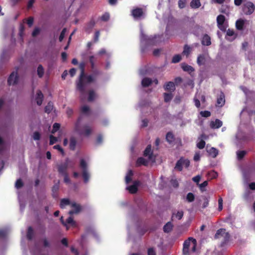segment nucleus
Wrapping results in <instances>:
<instances>
[{
    "label": "nucleus",
    "instance_id": "6e6552de",
    "mask_svg": "<svg viewBox=\"0 0 255 255\" xmlns=\"http://www.w3.org/2000/svg\"><path fill=\"white\" fill-rule=\"evenodd\" d=\"M78 123L76 125L75 129L76 130L79 132L80 134L84 135L86 136H89L92 132L91 128L88 126H85L83 128V130L79 131L78 129Z\"/></svg>",
    "mask_w": 255,
    "mask_h": 255
},
{
    "label": "nucleus",
    "instance_id": "774afa93",
    "mask_svg": "<svg viewBox=\"0 0 255 255\" xmlns=\"http://www.w3.org/2000/svg\"><path fill=\"white\" fill-rule=\"evenodd\" d=\"M148 255H156L155 251L153 248H149L147 252Z\"/></svg>",
    "mask_w": 255,
    "mask_h": 255
},
{
    "label": "nucleus",
    "instance_id": "49530a36",
    "mask_svg": "<svg viewBox=\"0 0 255 255\" xmlns=\"http://www.w3.org/2000/svg\"><path fill=\"white\" fill-rule=\"evenodd\" d=\"M23 186V183L21 179H18L16 180L15 187L17 189H20Z\"/></svg>",
    "mask_w": 255,
    "mask_h": 255
},
{
    "label": "nucleus",
    "instance_id": "cd10ccee",
    "mask_svg": "<svg viewBox=\"0 0 255 255\" xmlns=\"http://www.w3.org/2000/svg\"><path fill=\"white\" fill-rule=\"evenodd\" d=\"M191 52V48L187 44H185L183 48L182 55H186L187 57L189 56Z\"/></svg>",
    "mask_w": 255,
    "mask_h": 255
},
{
    "label": "nucleus",
    "instance_id": "bf43d9fd",
    "mask_svg": "<svg viewBox=\"0 0 255 255\" xmlns=\"http://www.w3.org/2000/svg\"><path fill=\"white\" fill-rule=\"evenodd\" d=\"M103 142V136L102 134H100L97 136L96 139V144H101Z\"/></svg>",
    "mask_w": 255,
    "mask_h": 255
},
{
    "label": "nucleus",
    "instance_id": "5701e85b",
    "mask_svg": "<svg viewBox=\"0 0 255 255\" xmlns=\"http://www.w3.org/2000/svg\"><path fill=\"white\" fill-rule=\"evenodd\" d=\"M173 225L171 222H167L163 227V231L165 233H168L170 232L173 229Z\"/></svg>",
    "mask_w": 255,
    "mask_h": 255
},
{
    "label": "nucleus",
    "instance_id": "e2e57ef3",
    "mask_svg": "<svg viewBox=\"0 0 255 255\" xmlns=\"http://www.w3.org/2000/svg\"><path fill=\"white\" fill-rule=\"evenodd\" d=\"M203 199H204V203H203V205H202V208H205L209 205V199L206 197H204Z\"/></svg>",
    "mask_w": 255,
    "mask_h": 255
},
{
    "label": "nucleus",
    "instance_id": "f03ea898",
    "mask_svg": "<svg viewBox=\"0 0 255 255\" xmlns=\"http://www.w3.org/2000/svg\"><path fill=\"white\" fill-rule=\"evenodd\" d=\"M190 161L188 159H185L184 157H181L176 162L175 169L179 171H181L183 169V165H184L186 168H188L190 165Z\"/></svg>",
    "mask_w": 255,
    "mask_h": 255
},
{
    "label": "nucleus",
    "instance_id": "69168bd1",
    "mask_svg": "<svg viewBox=\"0 0 255 255\" xmlns=\"http://www.w3.org/2000/svg\"><path fill=\"white\" fill-rule=\"evenodd\" d=\"M33 23V18L32 17H29L27 19V24H28L29 27H31Z\"/></svg>",
    "mask_w": 255,
    "mask_h": 255
},
{
    "label": "nucleus",
    "instance_id": "09e8293b",
    "mask_svg": "<svg viewBox=\"0 0 255 255\" xmlns=\"http://www.w3.org/2000/svg\"><path fill=\"white\" fill-rule=\"evenodd\" d=\"M174 215H175L176 218H177L178 220H181L183 216V212L182 211H178L176 214H174L173 213L172 216V218H173Z\"/></svg>",
    "mask_w": 255,
    "mask_h": 255
},
{
    "label": "nucleus",
    "instance_id": "423d86ee",
    "mask_svg": "<svg viewBox=\"0 0 255 255\" xmlns=\"http://www.w3.org/2000/svg\"><path fill=\"white\" fill-rule=\"evenodd\" d=\"M131 15L134 19H140L144 17V12L143 9L140 7L133 8L131 11Z\"/></svg>",
    "mask_w": 255,
    "mask_h": 255
},
{
    "label": "nucleus",
    "instance_id": "0e129e2a",
    "mask_svg": "<svg viewBox=\"0 0 255 255\" xmlns=\"http://www.w3.org/2000/svg\"><path fill=\"white\" fill-rule=\"evenodd\" d=\"M40 32V29L39 28H35L32 33V36L33 37L36 36Z\"/></svg>",
    "mask_w": 255,
    "mask_h": 255
},
{
    "label": "nucleus",
    "instance_id": "3c124183",
    "mask_svg": "<svg viewBox=\"0 0 255 255\" xmlns=\"http://www.w3.org/2000/svg\"><path fill=\"white\" fill-rule=\"evenodd\" d=\"M110 19V14L108 12L105 13L101 17V19L104 21H107Z\"/></svg>",
    "mask_w": 255,
    "mask_h": 255
},
{
    "label": "nucleus",
    "instance_id": "79ce46f5",
    "mask_svg": "<svg viewBox=\"0 0 255 255\" xmlns=\"http://www.w3.org/2000/svg\"><path fill=\"white\" fill-rule=\"evenodd\" d=\"M247 152L245 150L238 151L237 152L238 158L239 160L242 159L245 155L246 154Z\"/></svg>",
    "mask_w": 255,
    "mask_h": 255
},
{
    "label": "nucleus",
    "instance_id": "37998d69",
    "mask_svg": "<svg viewBox=\"0 0 255 255\" xmlns=\"http://www.w3.org/2000/svg\"><path fill=\"white\" fill-rule=\"evenodd\" d=\"M205 141L204 140L201 139L197 143L196 146L199 149H202L205 147Z\"/></svg>",
    "mask_w": 255,
    "mask_h": 255
},
{
    "label": "nucleus",
    "instance_id": "680f3d73",
    "mask_svg": "<svg viewBox=\"0 0 255 255\" xmlns=\"http://www.w3.org/2000/svg\"><path fill=\"white\" fill-rule=\"evenodd\" d=\"M33 138L34 140H38L40 138V134L38 131H35L33 133Z\"/></svg>",
    "mask_w": 255,
    "mask_h": 255
},
{
    "label": "nucleus",
    "instance_id": "13d9d810",
    "mask_svg": "<svg viewBox=\"0 0 255 255\" xmlns=\"http://www.w3.org/2000/svg\"><path fill=\"white\" fill-rule=\"evenodd\" d=\"M57 139L56 137L52 135H51L50 136L49 144L53 145L54 143H55L57 141Z\"/></svg>",
    "mask_w": 255,
    "mask_h": 255
},
{
    "label": "nucleus",
    "instance_id": "ddd939ff",
    "mask_svg": "<svg viewBox=\"0 0 255 255\" xmlns=\"http://www.w3.org/2000/svg\"><path fill=\"white\" fill-rule=\"evenodd\" d=\"M206 62V56L205 54L198 55L197 59V63L199 66L204 65Z\"/></svg>",
    "mask_w": 255,
    "mask_h": 255
},
{
    "label": "nucleus",
    "instance_id": "4d7b16f0",
    "mask_svg": "<svg viewBox=\"0 0 255 255\" xmlns=\"http://www.w3.org/2000/svg\"><path fill=\"white\" fill-rule=\"evenodd\" d=\"M191 241L192 242V239H189V238L188 240H186L184 244H183V247L186 248H189L191 245Z\"/></svg>",
    "mask_w": 255,
    "mask_h": 255
},
{
    "label": "nucleus",
    "instance_id": "8fccbe9b",
    "mask_svg": "<svg viewBox=\"0 0 255 255\" xmlns=\"http://www.w3.org/2000/svg\"><path fill=\"white\" fill-rule=\"evenodd\" d=\"M189 239H192V243L193 244V247H192L191 251L192 252H195L196 250V246H197L196 240V239H195L192 237H190Z\"/></svg>",
    "mask_w": 255,
    "mask_h": 255
},
{
    "label": "nucleus",
    "instance_id": "39448f33",
    "mask_svg": "<svg viewBox=\"0 0 255 255\" xmlns=\"http://www.w3.org/2000/svg\"><path fill=\"white\" fill-rule=\"evenodd\" d=\"M223 237L224 238V241L223 243H226L228 242L230 239V235L228 233L226 232V230L224 229H220L217 230L216 233L215 235V238L218 239L220 237Z\"/></svg>",
    "mask_w": 255,
    "mask_h": 255
},
{
    "label": "nucleus",
    "instance_id": "a18cd8bd",
    "mask_svg": "<svg viewBox=\"0 0 255 255\" xmlns=\"http://www.w3.org/2000/svg\"><path fill=\"white\" fill-rule=\"evenodd\" d=\"M181 59V57L180 55L177 54L174 55L172 59V62L173 63H177L179 62Z\"/></svg>",
    "mask_w": 255,
    "mask_h": 255
},
{
    "label": "nucleus",
    "instance_id": "393cba45",
    "mask_svg": "<svg viewBox=\"0 0 255 255\" xmlns=\"http://www.w3.org/2000/svg\"><path fill=\"white\" fill-rule=\"evenodd\" d=\"M245 24V21L242 19H239L236 21V27L238 30H242L243 29Z\"/></svg>",
    "mask_w": 255,
    "mask_h": 255
},
{
    "label": "nucleus",
    "instance_id": "b1692460",
    "mask_svg": "<svg viewBox=\"0 0 255 255\" xmlns=\"http://www.w3.org/2000/svg\"><path fill=\"white\" fill-rule=\"evenodd\" d=\"M190 6L192 8L197 9L200 7V0H192L190 2Z\"/></svg>",
    "mask_w": 255,
    "mask_h": 255
},
{
    "label": "nucleus",
    "instance_id": "2eb2a0df",
    "mask_svg": "<svg viewBox=\"0 0 255 255\" xmlns=\"http://www.w3.org/2000/svg\"><path fill=\"white\" fill-rule=\"evenodd\" d=\"M222 125V122L219 119H216L215 121H211L210 124V126L212 128H219Z\"/></svg>",
    "mask_w": 255,
    "mask_h": 255
},
{
    "label": "nucleus",
    "instance_id": "a19ab883",
    "mask_svg": "<svg viewBox=\"0 0 255 255\" xmlns=\"http://www.w3.org/2000/svg\"><path fill=\"white\" fill-rule=\"evenodd\" d=\"M195 199V196L192 193H188L186 196V200L188 202H192Z\"/></svg>",
    "mask_w": 255,
    "mask_h": 255
},
{
    "label": "nucleus",
    "instance_id": "ea45409f",
    "mask_svg": "<svg viewBox=\"0 0 255 255\" xmlns=\"http://www.w3.org/2000/svg\"><path fill=\"white\" fill-rule=\"evenodd\" d=\"M59 183L53 185L52 189V191L53 192V197L54 198L57 197V195H55V193H56L57 192V191L59 190Z\"/></svg>",
    "mask_w": 255,
    "mask_h": 255
},
{
    "label": "nucleus",
    "instance_id": "de8ad7c7",
    "mask_svg": "<svg viewBox=\"0 0 255 255\" xmlns=\"http://www.w3.org/2000/svg\"><path fill=\"white\" fill-rule=\"evenodd\" d=\"M60 127V125L59 124L56 123H54L53 125V128H52L51 132L52 133H54L55 132H56L57 131H58Z\"/></svg>",
    "mask_w": 255,
    "mask_h": 255
},
{
    "label": "nucleus",
    "instance_id": "c756f323",
    "mask_svg": "<svg viewBox=\"0 0 255 255\" xmlns=\"http://www.w3.org/2000/svg\"><path fill=\"white\" fill-rule=\"evenodd\" d=\"M66 223V229L68 230L69 229L68 227L67 226V224L70 225L72 227H75L76 226V223L74 221L73 218L72 217H69L68 219H67L66 221L65 222Z\"/></svg>",
    "mask_w": 255,
    "mask_h": 255
},
{
    "label": "nucleus",
    "instance_id": "20e7f679",
    "mask_svg": "<svg viewBox=\"0 0 255 255\" xmlns=\"http://www.w3.org/2000/svg\"><path fill=\"white\" fill-rule=\"evenodd\" d=\"M255 5L251 1H248L243 6V11L246 15L252 14L255 10Z\"/></svg>",
    "mask_w": 255,
    "mask_h": 255
},
{
    "label": "nucleus",
    "instance_id": "c03bdc74",
    "mask_svg": "<svg viewBox=\"0 0 255 255\" xmlns=\"http://www.w3.org/2000/svg\"><path fill=\"white\" fill-rule=\"evenodd\" d=\"M95 94L93 90H91L89 92V96L88 100L89 102H92L95 99Z\"/></svg>",
    "mask_w": 255,
    "mask_h": 255
},
{
    "label": "nucleus",
    "instance_id": "7ed1b4c3",
    "mask_svg": "<svg viewBox=\"0 0 255 255\" xmlns=\"http://www.w3.org/2000/svg\"><path fill=\"white\" fill-rule=\"evenodd\" d=\"M71 162V160L67 158L64 163H61L57 165V170L58 173L61 175H64L67 173V169L69 166V163Z\"/></svg>",
    "mask_w": 255,
    "mask_h": 255
},
{
    "label": "nucleus",
    "instance_id": "dca6fc26",
    "mask_svg": "<svg viewBox=\"0 0 255 255\" xmlns=\"http://www.w3.org/2000/svg\"><path fill=\"white\" fill-rule=\"evenodd\" d=\"M225 103V95L222 93L220 96L217 98L216 106L218 107H223Z\"/></svg>",
    "mask_w": 255,
    "mask_h": 255
},
{
    "label": "nucleus",
    "instance_id": "412c9836",
    "mask_svg": "<svg viewBox=\"0 0 255 255\" xmlns=\"http://www.w3.org/2000/svg\"><path fill=\"white\" fill-rule=\"evenodd\" d=\"M77 144V139L74 136H72L70 138L69 148L71 150H75Z\"/></svg>",
    "mask_w": 255,
    "mask_h": 255
},
{
    "label": "nucleus",
    "instance_id": "c85d7f7f",
    "mask_svg": "<svg viewBox=\"0 0 255 255\" xmlns=\"http://www.w3.org/2000/svg\"><path fill=\"white\" fill-rule=\"evenodd\" d=\"M95 25V22L94 20H91L87 24V26L85 28V30L88 33H90L92 29L94 27Z\"/></svg>",
    "mask_w": 255,
    "mask_h": 255
},
{
    "label": "nucleus",
    "instance_id": "473e14b6",
    "mask_svg": "<svg viewBox=\"0 0 255 255\" xmlns=\"http://www.w3.org/2000/svg\"><path fill=\"white\" fill-rule=\"evenodd\" d=\"M133 172L131 170H129L125 178V181L127 184H128L132 180Z\"/></svg>",
    "mask_w": 255,
    "mask_h": 255
},
{
    "label": "nucleus",
    "instance_id": "338daca9",
    "mask_svg": "<svg viewBox=\"0 0 255 255\" xmlns=\"http://www.w3.org/2000/svg\"><path fill=\"white\" fill-rule=\"evenodd\" d=\"M53 148L54 149L58 150L59 151L61 152V153L64 155V151L63 149L59 145H55L54 146Z\"/></svg>",
    "mask_w": 255,
    "mask_h": 255
},
{
    "label": "nucleus",
    "instance_id": "2f4dec72",
    "mask_svg": "<svg viewBox=\"0 0 255 255\" xmlns=\"http://www.w3.org/2000/svg\"><path fill=\"white\" fill-rule=\"evenodd\" d=\"M53 109V104L52 102H49L47 106L44 108V112L46 113H50Z\"/></svg>",
    "mask_w": 255,
    "mask_h": 255
},
{
    "label": "nucleus",
    "instance_id": "5fc2aeb1",
    "mask_svg": "<svg viewBox=\"0 0 255 255\" xmlns=\"http://www.w3.org/2000/svg\"><path fill=\"white\" fill-rule=\"evenodd\" d=\"M66 28H64L62 29L60 34V36H59V41L61 42L63 39H64V37L65 36V33H66Z\"/></svg>",
    "mask_w": 255,
    "mask_h": 255
},
{
    "label": "nucleus",
    "instance_id": "864d4df0",
    "mask_svg": "<svg viewBox=\"0 0 255 255\" xmlns=\"http://www.w3.org/2000/svg\"><path fill=\"white\" fill-rule=\"evenodd\" d=\"M90 111V108L88 106H84L81 108V112L83 114H87Z\"/></svg>",
    "mask_w": 255,
    "mask_h": 255
},
{
    "label": "nucleus",
    "instance_id": "6ab92c4d",
    "mask_svg": "<svg viewBox=\"0 0 255 255\" xmlns=\"http://www.w3.org/2000/svg\"><path fill=\"white\" fill-rule=\"evenodd\" d=\"M152 154L153 152L151 151V145L150 144L148 145L144 151L143 155L145 156H148V158L151 159Z\"/></svg>",
    "mask_w": 255,
    "mask_h": 255
},
{
    "label": "nucleus",
    "instance_id": "4c0bfd02",
    "mask_svg": "<svg viewBox=\"0 0 255 255\" xmlns=\"http://www.w3.org/2000/svg\"><path fill=\"white\" fill-rule=\"evenodd\" d=\"M82 176L84 182L87 183L89 181L90 178V175L88 172V170L82 171Z\"/></svg>",
    "mask_w": 255,
    "mask_h": 255
},
{
    "label": "nucleus",
    "instance_id": "58836bf2",
    "mask_svg": "<svg viewBox=\"0 0 255 255\" xmlns=\"http://www.w3.org/2000/svg\"><path fill=\"white\" fill-rule=\"evenodd\" d=\"M80 166L82 169V171L88 170L87 164L84 159H81Z\"/></svg>",
    "mask_w": 255,
    "mask_h": 255
},
{
    "label": "nucleus",
    "instance_id": "72a5a7b5",
    "mask_svg": "<svg viewBox=\"0 0 255 255\" xmlns=\"http://www.w3.org/2000/svg\"><path fill=\"white\" fill-rule=\"evenodd\" d=\"M182 68L184 71L188 72L191 73L194 71V69L191 66L188 65L186 64L182 65Z\"/></svg>",
    "mask_w": 255,
    "mask_h": 255
},
{
    "label": "nucleus",
    "instance_id": "052dcab7",
    "mask_svg": "<svg viewBox=\"0 0 255 255\" xmlns=\"http://www.w3.org/2000/svg\"><path fill=\"white\" fill-rule=\"evenodd\" d=\"M223 209V199L222 198H219L218 199V210L219 211H222Z\"/></svg>",
    "mask_w": 255,
    "mask_h": 255
},
{
    "label": "nucleus",
    "instance_id": "aec40b11",
    "mask_svg": "<svg viewBox=\"0 0 255 255\" xmlns=\"http://www.w3.org/2000/svg\"><path fill=\"white\" fill-rule=\"evenodd\" d=\"M148 164V161L143 157H139L137 158L136 162V166L139 167L143 165L146 166Z\"/></svg>",
    "mask_w": 255,
    "mask_h": 255
},
{
    "label": "nucleus",
    "instance_id": "f704fd0d",
    "mask_svg": "<svg viewBox=\"0 0 255 255\" xmlns=\"http://www.w3.org/2000/svg\"><path fill=\"white\" fill-rule=\"evenodd\" d=\"M27 238L28 240H31L33 237V230L31 227H29L27 229Z\"/></svg>",
    "mask_w": 255,
    "mask_h": 255
},
{
    "label": "nucleus",
    "instance_id": "6e6d98bb",
    "mask_svg": "<svg viewBox=\"0 0 255 255\" xmlns=\"http://www.w3.org/2000/svg\"><path fill=\"white\" fill-rule=\"evenodd\" d=\"M186 0H178V6L180 8H183L185 6Z\"/></svg>",
    "mask_w": 255,
    "mask_h": 255
},
{
    "label": "nucleus",
    "instance_id": "f257e3e1",
    "mask_svg": "<svg viewBox=\"0 0 255 255\" xmlns=\"http://www.w3.org/2000/svg\"><path fill=\"white\" fill-rule=\"evenodd\" d=\"M86 64L84 62L80 63L79 68L80 70V74L79 76L78 80L76 82L77 89L81 93L84 94L85 93L86 87L88 84H89L95 80L96 76L101 74V72L98 70H95L93 75H87L85 73Z\"/></svg>",
    "mask_w": 255,
    "mask_h": 255
},
{
    "label": "nucleus",
    "instance_id": "9b49d317",
    "mask_svg": "<svg viewBox=\"0 0 255 255\" xmlns=\"http://www.w3.org/2000/svg\"><path fill=\"white\" fill-rule=\"evenodd\" d=\"M71 207L74 208V209L70 210L69 212V214L70 215H72L74 214H78L81 210V207L80 205L77 204L75 202H73L71 203Z\"/></svg>",
    "mask_w": 255,
    "mask_h": 255
},
{
    "label": "nucleus",
    "instance_id": "a878e982",
    "mask_svg": "<svg viewBox=\"0 0 255 255\" xmlns=\"http://www.w3.org/2000/svg\"><path fill=\"white\" fill-rule=\"evenodd\" d=\"M71 205V203L69 199L67 198H63L61 200L60 207L61 208L63 209L65 208L66 206L67 205Z\"/></svg>",
    "mask_w": 255,
    "mask_h": 255
},
{
    "label": "nucleus",
    "instance_id": "f8f14e48",
    "mask_svg": "<svg viewBox=\"0 0 255 255\" xmlns=\"http://www.w3.org/2000/svg\"><path fill=\"white\" fill-rule=\"evenodd\" d=\"M163 88L165 91L170 92V93L175 90V85L174 82L170 81L165 83Z\"/></svg>",
    "mask_w": 255,
    "mask_h": 255
},
{
    "label": "nucleus",
    "instance_id": "4468645a",
    "mask_svg": "<svg viewBox=\"0 0 255 255\" xmlns=\"http://www.w3.org/2000/svg\"><path fill=\"white\" fill-rule=\"evenodd\" d=\"M141 40L142 41L144 42L146 44L151 45L154 44L153 42V39L151 38V36H146L143 34H141Z\"/></svg>",
    "mask_w": 255,
    "mask_h": 255
},
{
    "label": "nucleus",
    "instance_id": "4be33fe9",
    "mask_svg": "<svg viewBox=\"0 0 255 255\" xmlns=\"http://www.w3.org/2000/svg\"><path fill=\"white\" fill-rule=\"evenodd\" d=\"M166 140L169 143H172L174 141L175 136L172 132L169 131L166 133Z\"/></svg>",
    "mask_w": 255,
    "mask_h": 255
},
{
    "label": "nucleus",
    "instance_id": "1a4fd4ad",
    "mask_svg": "<svg viewBox=\"0 0 255 255\" xmlns=\"http://www.w3.org/2000/svg\"><path fill=\"white\" fill-rule=\"evenodd\" d=\"M139 185V182L138 181H134L132 185L127 187V190H128L130 194H135L137 191Z\"/></svg>",
    "mask_w": 255,
    "mask_h": 255
},
{
    "label": "nucleus",
    "instance_id": "a211bd4d",
    "mask_svg": "<svg viewBox=\"0 0 255 255\" xmlns=\"http://www.w3.org/2000/svg\"><path fill=\"white\" fill-rule=\"evenodd\" d=\"M43 100V95L40 90H38L37 92L36 101V103L38 106L41 105Z\"/></svg>",
    "mask_w": 255,
    "mask_h": 255
},
{
    "label": "nucleus",
    "instance_id": "bb28decb",
    "mask_svg": "<svg viewBox=\"0 0 255 255\" xmlns=\"http://www.w3.org/2000/svg\"><path fill=\"white\" fill-rule=\"evenodd\" d=\"M152 80L149 78H144L142 80L141 85L143 87H147L152 83Z\"/></svg>",
    "mask_w": 255,
    "mask_h": 255
},
{
    "label": "nucleus",
    "instance_id": "7c9ffc66",
    "mask_svg": "<svg viewBox=\"0 0 255 255\" xmlns=\"http://www.w3.org/2000/svg\"><path fill=\"white\" fill-rule=\"evenodd\" d=\"M164 101L165 103L169 102L173 98V95L171 93H163Z\"/></svg>",
    "mask_w": 255,
    "mask_h": 255
},
{
    "label": "nucleus",
    "instance_id": "e433bc0d",
    "mask_svg": "<svg viewBox=\"0 0 255 255\" xmlns=\"http://www.w3.org/2000/svg\"><path fill=\"white\" fill-rule=\"evenodd\" d=\"M225 21V16L224 15L220 14L217 17V25H223Z\"/></svg>",
    "mask_w": 255,
    "mask_h": 255
},
{
    "label": "nucleus",
    "instance_id": "c9c22d12",
    "mask_svg": "<svg viewBox=\"0 0 255 255\" xmlns=\"http://www.w3.org/2000/svg\"><path fill=\"white\" fill-rule=\"evenodd\" d=\"M44 72V70L43 66L42 65H39L37 69V73L38 77L40 78H42L43 76Z\"/></svg>",
    "mask_w": 255,
    "mask_h": 255
},
{
    "label": "nucleus",
    "instance_id": "f3484780",
    "mask_svg": "<svg viewBox=\"0 0 255 255\" xmlns=\"http://www.w3.org/2000/svg\"><path fill=\"white\" fill-rule=\"evenodd\" d=\"M201 43L203 45H210L211 44L210 37L207 34H204L202 37Z\"/></svg>",
    "mask_w": 255,
    "mask_h": 255
},
{
    "label": "nucleus",
    "instance_id": "9d476101",
    "mask_svg": "<svg viewBox=\"0 0 255 255\" xmlns=\"http://www.w3.org/2000/svg\"><path fill=\"white\" fill-rule=\"evenodd\" d=\"M206 151L209 155L213 158H215L219 154V150L215 147H212L208 148V145L206 147Z\"/></svg>",
    "mask_w": 255,
    "mask_h": 255
},
{
    "label": "nucleus",
    "instance_id": "0eeeda50",
    "mask_svg": "<svg viewBox=\"0 0 255 255\" xmlns=\"http://www.w3.org/2000/svg\"><path fill=\"white\" fill-rule=\"evenodd\" d=\"M18 80V76L16 72H12L7 79L8 85H15L17 84Z\"/></svg>",
    "mask_w": 255,
    "mask_h": 255
},
{
    "label": "nucleus",
    "instance_id": "603ef678",
    "mask_svg": "<svg viewBox=\"0 0 255 255\" xmlns=\"http://www.w3.org/2000/svg\"><path fill=\"white\" fill-rule=\"evenodd\" d=\"M200 114L202 117L205 118H208L211 116V113L208 111H201Z\"/></svg>",
    "mask_w": 255,
    "mask_h": 255
}]
</instances>
